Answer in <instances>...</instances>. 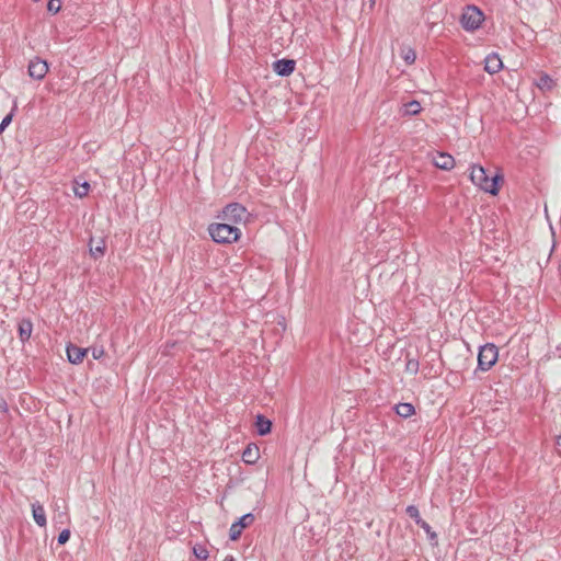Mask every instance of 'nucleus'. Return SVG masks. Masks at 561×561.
Returning a JSON list of instances; mask_svg holds the SVG:
<instances>
[{
	"label": "nucleus",
	"instance_id": "obj_9",
	"mask_svg": "<svg viewBox=\"0 0 561 561\" xmlns=\"http://www.w3.org/2000/svg\"><path fill=\"white\" fill-rule=\"evenodd\" d=\"M432 162L438 169L449 171L455 167V159L451 154L447 152H437L433 158Z\"/></svg>",
	"mask_w": 561,
	"mask_h": 561
},
{
	"label": "nucleus",
	"instance_id": "obj_6",
	"mask_svg": "<svg viewBox=\"0 0 561 561\" xmlns=\"http://www.w3.org/2000/svg\"><path fill=\"white\" fill-rule=\"evenodd\" d=\"M49 71L48 62L39 57H34L30 60L27 73L35 80H43Z\"/></svg>",
	"mask_w": 561,
	"mask_h": 561
},
{
	"label": "nucleus",
	"instance_id": "obj_14",
	"mask_svg": "<svg viewBox=\"0 0 561 561\" xmlns=\"http://www.w3.org/2000/svg\"><path fill=\"white\" fill-rule=\"evenodd\" d=\"M93 239L90 240V254L93 259H99L104 255L106 244L103 239H100L99 241L93 244Z\"/></svg>",
	"mask_w": 561,
	"mask_h": 561
},
{
	"label": "nucleus",
	"instance_id": "obj_7",
	"mask_svg": "<svg viewBox=\"0 0 561 561\" xmlns=\"http://www.w3.org/2000/svg\"><path fill=\"white\" fill-rule=\"evenodd\" d=\"M254 523V516L251 513H248L241 516L237 522H234L229 529V537L231 540H238L241 536L244 528L251 526Z\"/></svg>",
	"mask_w": 561,
	"mask_h": 561
},
{
	"label": "nucleus",
	"instance_id": "obj_24",
	"mask_svg": "<svg viewBox=\"0 0 561 561\" xmlns=\"http://www.w3.org/2000/svg\"><path fill=\"white\" fill-rule=\"evenodd\" d=\"M407 514H408L411 518H413V519L416 522V524H417V523H421V519H422V518H421V516H420V512H419V510H417V507H416V506H414V505H410V506H408V507H407Z\"/></svg>",
	"mask_w": 561,
	"mask_h": 561
},
{
	"label": "nucleus",
	"instance_id": "obj_28",
	"mask_svg": "<svg viewBox=\"0 0 561 561\" xmlns=\"http://www.w3.org/2000/svg\"><path fill=\"white\" fill-rule=\"evenodd\" d=\"M427 534L431 533V526L424 522L423 519H421V523H417Z\"/></svg>",
	"mask_w": 561,
	"mask_h": 561
},
{
	"label": "nucleus",
	"instance_id": "obj_8",
	"mask_svg": "<svg viewBox=\"0 0 561 561\" xmlns=\"http://www.w3.org/2000/svg\"><path fill=\"white\" fill-rule=\"evenodd\" d=\"M296 68V61L294 59H279L273 64V70L282 77L290 76Z\"/></svg>",
	"mask_w": 561,
	"mask_h": 561
},
{
	"label": "nucleus",
	"instance_id": "obj_30",
	"mask_svg": "<svg viewBox=\"0 0 561 561\" xmlns=\"http://www.w3.org/2000/svg\"><path fill=\"white\" fill-rule=\"evenodd\" d=\"M224 561H236L232 556H227Z\"/></svg>",
	"mask_w": 561,
	"mask_h": 561
},
{
	"label": "nucleus",
	"instance_id": "obj_13",
	"mask_svg": "<svg viewBox=\"0 0 561 561\" xmlns=\"http://www.w3.org/2000/svg\"><path fill=\"white\" fill-rule=\"evenodd\" d=\"M32 515L34 518V522L39 527H46L47 519H46V513L44 510V506L39 503H33L32 504Z\"/></svg>",
	"mask_w": 561,
	"mask_h": 561
},
{
	"label": "nucleus",
	"instance_id": "obj_21",
	"mask_svg": "<svg viewBox=\"0 0 561 561\" xmlns=\"http://www.w3.org/2000/svg\"><path fill=\"white\" fill-rule=\"evenodd\" d=\"M552 80L546 75L540 76L537 82V87L541 90H550L552 88Z\"/></svg>",
	"mask_w": 561,
	"mask_h": 561
},
{
	"label": "nucleus",
	"instance_id": "obj_10",
	"mask_svg": "<svg viewBox=\"0 0 561 561\" xmlns=\"http://www.w3.org/2000/svg\"><path fill=\"white\" fill-rule=\"evenodd\" d=\"M503 69V61L495 53L489 54L484 59V70L490 75H495Z\"/></svg>",
	"mask_w": 561,
	"mask_h": 561
},
{
	"label": "nucleus",
	"instance_id": "obj_2",
	"mask_svg": "<svg viewBox=\"0 0 561 561\" xmlns=\"http://www.w3.org/2000/svg\"><path fill=\"white\" fill-rule=\"evenodd\" d=\"M208 233L216 243L231 244L241 238V230L228 222H213L208 226Z\"/></svg>",
	"mask_w": 561,
	"mask_h": 561
},
{
	"label": "nucleus",
	"instance_id": "obj_5",
	"mask_svg": "<svg viewBox=\"0 0 561 561\" xmlns=\"http://www.w3.org/2000/svg\"><path fill=\"white\" fill-rule=\"evenodd\" d=\"M499 359V348L492 343L480 347L478 354V369L482 371L490 370Z\"/></svg>",
	"mask_w": 561,
	"mask_h": 561
},
{
	"label": "nucleus",
	"instance_id": "obj_22",
	"mask_svg": "<svg viewBox=\"0 0 561 561\" xmlns=\"http://www.w3.org/2000/svg\"><path fill=\"white\" fill-rule=\"evenodd\" d=\"M401 56L409 65L413 64L416 59V54L412 48L403 49Z\"/></svg>",
	"mask_w": 561,
	"mask_h": 561
},
{
	"label": "nucleus",
	"instance_id": "obj_17",
	"mask_svg": "<svg viewBox=\"0 0 561 561\" xmlns=\"http://www.w3.org/2000/svg\"><path fill=\"white\" fill-rule=\"evenodd\" d=\"M255 426L257 430V433L262 436L268 434L272 430V422L264 417L263 415L256 416Z\"/></svg>",
	"mask_w": 561,
	"mask_h": 561
},
{
	"label": "nucleus",
	"instance_id": "obj_3",
	"mask_svg": "<svg viewBox=\"0 0 561 561\" xmlns=\"http://www.w3.org/2000/svg\"><path fill=\"white\" fill-rule=\"evenodd\" d=\"M483 21V12L476 5L466 7L460 18V24L467 32L478 30Z\"/></svg>",
	"mask_w": 561,
	"mask_h": 561
},
{
	"label": "nucleus",
	"instance_id": "obj_27",
	"mask_svg": "<svg viewBox=\"0 0 561 561\" xmlns=\"http://www.w3.org/2000/svg\"><path fill=\"white\" fill-rule=\"evenodd\" d=\"M104 355V350L103 348H100V350H93L92 352V356L95 358V359H99L101 358L102 356Z\"/></svg>",
	"mask_w": 561,
	"mask_h": 561
},
{
	"label": "nucleus",
	"instance_id": "obj_1",
	"mask_svg": "<svg viewBox=\"0 0 561 561\" xmlns=\"http://www.w3.org/2000/svg\"><path fill=\"white\" fill-rule=\"evenodd\" d=\"M469 178L473 185H476L479 190L493 196L499 194L501 186L504 183V175L500 170H497L494 174L489 175L488 171L478 164L471 165Z\"/></svg>",
	"mask_w": 561,
	"mask_h": 561
},
{
	"label": "nucleus",
	"instance_id": "obj_25",
	"mask_svg": "<svg viewBox=\"0 0 561 561\" xmlns=\"http://www.w3.org/2000/svg\"><path fill=\"white\" fill-rule=\"evenodd\" d=\"M14 110L11 111L0 123V134L11 124L14 115Z\"/></svg>",
	"mask_w": 561,
	"mask_h": 561
},
{
	"label": "nucleus",
	"instance_id": "obj_26",
	"mask_svg": "<svg viewBox=\"0 0 561 561\" xmlns=\"http://www.w3.org/2000/svg\"><path fill=\"white\" fill-rule=\"evenodd\" d=\"M69 538H70V530L65 529L58 536V543L65 545L69 540Z\"/></svg>",
	"mask_w": 561,
	"mask_h": 561
},
{
	"label": "nucleus",
	"instance_id": "obj_29",
	"mask_svg": "<svg viewBox=\"0 0 561 561\" xmlns=\"http://www.w3.org/2000/svg\"><path fill=\"white\" fill-rule=\"evenodd\" d=\"M62 518H67V515L65 513H59L55 519L59 523H64Z\"/></svg>",
	"mask_w": 561,
	"mask_h": 561
},
{
	"label": "nucleus",
	"instance_id": "obj_15",
	"mask_svg": "<svg viewBox=\"0 0 561 561\" xmlns=\"http://www.w3.org/2000/svg\"><path fill=\"white\" fill-rule=\"evenodd\" d=\"M32 331L33 324L30 320H22L19 323V337L22 342H25L31 337Z\"/></svg>",
	"mask_w": 561,
	"mask_h": 561
},
{
	"label": "nucleus",
	"instance_id": "obj_19",
	"mask_svg": "<svg viewBox=\"0 0 561 561\" xmlns=\"http://www.w3.org/2000/svg\"><path fill=\"white\" fill-rule=\"evenodd\" d=\"M422 111L421 103L419 101H411L403 105V115L412 116L417 115Z\"/></svg>",
	"mask_w": 561,
	"mask_h": 561
},
{
	"label": "nucleus",
	"instance_id": "obj_12",
	"mask_svg": "<svg viewBox=\"0 0 561 561\" xmlns=\"http://www.w3.org/2000/svg\"><path fill=\"white\" fill-rule=\"evenodd\" d=\"M260 459V448L255 443L247 445L242 453V460L247 465H255Z\"/></svg>",
	"mask_w": 561,
	"mask_h": 561
},
{
	"label": "nucleus",
	"instance_id": "obj_20",
	"mask_svg": "<svg viewBox=\"0 0 561 561\" xmlns=\"http://www.w3.org/2000/svg\"><path fill=\"white\" fill-rule=\"evenodd\" d=\"M193 553L197 560H206L209 557V552L207 548L203 545H195L193 548Z\"/></svg>",
	"mask_w": 561,
	"mask_h": 561
},
{
	"label": "nucleus",
	"instance_id": "obj_23",
	"mask_svg": "<svg viewBox=\"0 0 561 561\" xmlns=\"http://www.w3.org/2000/svg\"><path fill=\"white\" fill-rule=\"evenodd\" d=\"M61 10V0H49L47 3V11L51 14H57Z\"/></svg>",
	"mask_w": 561,
	"mask_h": 561
},
{
	"label": "nucleus",
	"instance_id": "obj_16",
	"mask_svg": "<svg viewBox=\"0 0 561 561\" xmlns=\"http://www.w3.org/2000/svg\"><path fill=\"white\" fill-rule=\"evenodd\" d=\"M394 409L396 413L404 419H408L415 414L414 405L408 402L398 403Z\"/></svg>",
	"mask_w": 561,
	"mask_h": 561
},
{
	"label": "nucleus",
	"instance_id": "obj_4",
	"mask_svg": "<svg viewBox=\"0 0 561 561\" xmlns=\"http://www.w3.org/2000/svg\"><path fill=\"white\" fill-rule=\"evenodd\" d=\"M249 213L247 208L238 203L227 205L220 215V218L233 226L243 224L248 220Z\"/></svg>",
	"mask_w": 561,
	"mask_h": 561
},
{
	"label": "nucleus",
	"instance_id": "obj_11",
	"mask_svg": "<svg viewBox=\"0 0 561 561\" xmlns=\"http://www.w3.org/2000/svg\"><path fill=\"white\" fill-rule=\"evenodd\" d=\"M67 357H68V360L71 363V364H80L82 363V360L84 359V357L87 356L88 354V348H82V347H78L76 345H68L67 346Z\"/></svg>",
	"mask_w": 561,
	"mask_h": 561
},
{
	"label": "nucleus",
	"instance_id": "obj_18",
	"mask_svg": "<svg viewBox=\"0 0 561 561\" xmlns=\"http://www.w3.org/2000/svg\"><path fill=\"white\" fill-rule=\"evenodd\" d=\"M91 186L88 182L79 183L77 180L73 181V194L78 198H84L89 195Z\"/></svg>",
	"mask_w": 561,
	"mask_h": 561
}]
</instances>
